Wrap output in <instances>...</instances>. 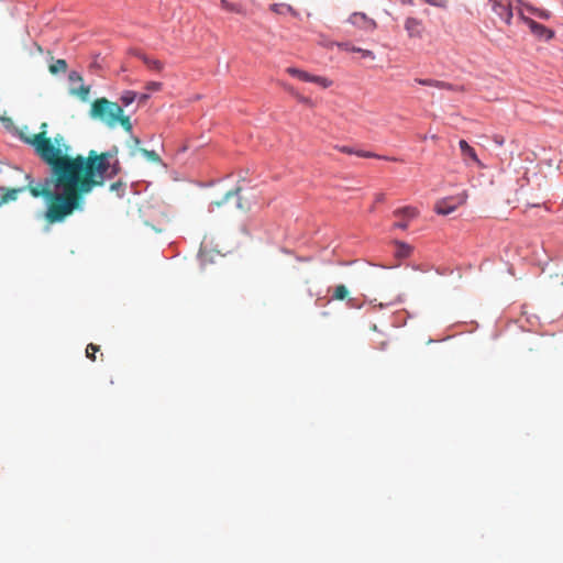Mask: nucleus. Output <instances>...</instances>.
Returning <instances> with one entry per match:
<instances>
[{"label": "nucleus", "mask_w": 563, "mask_h": 563, "mask_svg": "<svg viewBox=\"0 0 563 563\" xmlns=\"http://www.w3.org/2000/svg\"><path fill=\"white\" fill-rule=\"evenodd\" d=\"M47 123L41 131L22 140L31 145L36 155L49 166L51 174L36 187L30 188L34 198L45 199L42 217L46 227L64 223L85 207V196L104 184V174L111 167L110 159L118 148L98 154L91 150L87 156H71V146L62 134L47 136Z\"/></svg>", "instance_id": "1"}, {"label": "nucleus", "mask_w": 563, "mask_h": 563, "mask_svg": "<svg viewBox=\"0 0 563 563\" xmlns=\"http://www.w3.org/2000/svg\"><path fill=\"white\" fill-rule=\"evenodd\" d=\"M89 115L93 120L102 122L110 129L121 125L125 132H132V123L129 115H124L122 106L101 97L92 101Z\"/></svg>", "instance_id": "2"}, {"label": "nucleus", "mask_w": 563, "mask_h": 563, "mask_svg": "<svg viewBox=\"0 0 563 563\" xmlns=\"http://www.w3.org/2000/svg\"><path fill=\"white\" fill-rule=\"evenodd\" d=\"M492 11L507 25L511 24L514 10L522 9V0H488Z\"/></svg>", "instance_id": "3"}, {"label": "nucleus", "mask_w": 563, "mask_h": 563, "mask_svg": "<svg viewBox=\"0 0 563 563\" xmlns=\"http://www.w3.org/2000/svg\"><path fill=\"white\" fill-rule=\"evenodd\" d=\"M517 14H518V20L521 21L522 23H525L530 29L531 33L533 35H536L538 38H543V40L549 41L554 37V32L552 30L536 22L531 18L526 16L522 9L517 8Z\"/></svg>", "instance_id": "4"}, {"label": "nucleus", "mask_w": 563, "mask_h": 563, "mask_svg": "<svg viewBox=\"0 0 563 563\" xmlns=\"http://www.w3.org/2000/svg\"><path fill=\"white\" fill-rule=\"evenodd\" d=\"M286 71L290 76H294V77L298 78L299 80H302L306 82H313V84L322 87L323 89H327L333 85V81L327 77L312 75L306 70H302V69H299L296 67H288L286 69Z\"/></svg>", "instance_id": "5"}, {"label": "nucleus", "mask_w": 563, "mask_h": 563, "mask_svg": "<svg viewBox=\"0 0 563 563\" xmlns=\"http://www.w3.org/2000/svg\"><path fill=\"white\" fill-rule=\"evenodd\" d=\"M467 195L466 192H462L455 197L444 198L435 203V211L439 214H450L457 209V207L464 205L466 202Z\"/></svg>", "instance_id": "6"}, {"label": "nucleus", "mask_w": 563, "mask_h": 563, "mask_svg": "<svg viewBox=\"0 0 563 563\" xmlns=\"http://www.w3.org/2000/svg\"><path fill=\"white\" fill-rule=\"evenodd\" d=\"M25 178L29 180L26 186L19 187V188L0 187V191H1L0 206L9 203L11 201H15L20 194H22L26 190L30 192L31 187H36L37 185L43 183V180H42V181L35 184L32 180L30 175H25Z\"/></svg>", "instance_id": "7"}, {"label": "nucleus", "mask_w": 563, "mask_h": 563, "mask_svg": "<svg viewBox=\"0 0 563 563\" xmlns=\"http://www.w3.org/2000/svg\"><path fill=\"white\" fill-rule=\"evenodd\" d=\"M335 148L339 152H341V153L349 154V155L354 154V155H357V156L364 157V158H379V159L391 161V162H398L399 161L396 157L380 156V155L375 154L373 152L355 150V148L350 147V146H339V145H336Z\"/></svg>", "instance_id": "8"}, {"label": "nucleus", "mask_w": 563, "mask_h": 563, "mask_svg": "<svg viewBox=\"0 0 563 563\" xmlns=\"http://www.w3.org/2000/svg\"><path fill=\"white\" fill-rule=\"evenodd\" d=\"M459 146L461 150L462 158L466 165H470L471 163H473L479 167H483V164L479 161V158L477 157V154H476L474 147H472L465 140H461L459 142Z\"/></svg>", "instance_id": "9"}, {"label": "nucleus", "mask_w": 563, "mask_h": 563, "mask_svg": "<svg viewBox=\"0 0 563 563\" xmlns=\"http://www.w3.org/2000/svg\"><path fill=\"white\" fill-rule=\"evenodd\" d=\"M405 30L410 38H421L424 32V26L421 20L417 18H407L405 21Z\"/></svg>", "instance_id": "10"}, {"label": "nucleus", "mask_w": 563, "mask_h": 563, "mask_svg": "<svg viewBox=\"0 0 563 563\" xmlns=\"http://www.w3.org/2000/svg\"><path fill=\"white\" fill-rule=\"evenodd\" d=\"M136 56L151 69V70H154V71H162L163 68H164V64L158 60V59H154V58H151L150 56L143 54V53H137Z\"/></svg>", "instance_id": "11"}, {"label": "nucleus", "mask_w": 563, "mask_h": 563, "mask_svg": "<svg viewBox=\"0 0 563 563\" xmlns=\"http://www.w3.org/2000/svg\"><path fill=\"white\" fill-rule=\"evenodd\" d=\"M351 22L356 25H361L363 23V26L365 29H375L376 27L375 21L372 19H368L364 13L352 14Z\"/></svg>", "instance_id": "12"}, {"label": "nucleus", "mask_w": 563, "mask_h": 563, "mask_svg": "<svg viewBox=\"0 0 563 563\" xmlns=\"http://www.w3.org/2000/svg\"><path fill=\"white\" fill-rule=\"evenodd\" d=\"M418 214V211L416 208L413 207H404V208H399L397 210L394 211V216L397 217V218H402L404 220L406 221H409L413 218H416Z\"/></svg>", "instance_id": "13"}, {"label": "nucleus", "mask_w": 563, "mask_h": 563, "mask_svg": "<svg viewBox=\"0 0 563 563\" xmlns=\"http://www.w3.org/2000/svg\"><path fill=\"white\" fill-rule=\"evenodd\" d=\"M522 8L526 9L528 12L534 14L539 19H542V20H549L552 16L550 11H548L545 9L536 8V7H533V5H531L530 3H527V2L522 3Z\"/></svg>", "instance_id": "14"}, {"label": "nucleus", "mask_w": 563, "mask_h": 563, "mask_svg": "<svg viewBox=\"0 0 563 563\" xmlns=\"http://www.w3.org/2000/svg\"><path fill=\"white\" fill-rule=\"evenodd\" d=\"M70 95L78 97L81 101H87L90 95V86L80 85L79 88H70Z\"/></svg>", "instance_id": "15"}, {"label": "nucleus", "mask_w": 563, "mask_h": 563, "mask_svg": "<svg viewBox=\"0 0 563 563\" xmlns=\"http://www.w3.org/2000/svg\"><path fill=\"white\" fill-rule=\"evenodd\" d=\"M68 68L67 62L65 59H56L48 67L49 73L56 75L58 73H66Z\"/></svg>", "instance_id": "16"}, {"label": "nucleus", "mask_w": 563, "mask_h": 563, "mask_svg": "<svg viewBox=\"0 0 563 563\" xmlns=\"http://www.w3.org/2000/svg\"><path fill=\"white\" fill-rule=\"evenodd\" d=\"M137 98V93L132 90H125L120 97V101L122 106L129 107L131 103H133Z\"/></svg>", "instance_id": "17"}, {"label": "nucleus", "mask_w": 563, "mask_h": 563, "mask_svg": "<svg viewBox=\"0 0 563 563\" xmlns=\"http://www.w3.org/2000/svg\"><path fill=\"white\" fill-rule=\"evenodd\" d=\"M220 3H221L222 9H224L227 11L235 12L239 14H244L243 8L239 4L232 3L229 0H221Z\"/></svg>", "instance_id": "18"}, {"label": "nucleus", "mask_w": 563, "mask_h": 563, "mask_svg": "<svg viewBox=\"0 0 563 563\" xmlns=\"http://www.w3.org/2000/svg\"><path fill=\"white\" fill-rule=\"evenodd\" d=\"M347 297H349V290H347V288L344 285H338L334 288V291H333V295H332V298L334 300H344Z\"/></svg>", "instance_id": "19"}, {"label": "nucleus", "mask_w": 563, "mask_h": 563, "mask_svg": "<svg viewBox=\"0 0 563 563\" xmlns=\"http://www.w3.org/2000/svg\"><path fill=\"white\" fill-rule=\"evenodd\" d=\"M143 156H145L150 162L161 163V157L155 151H150L146 148H137Z\"/></svg>", "instance_id": "20"}, {"label": "nucleus", "mask_w": 563, "mask_h": 563, "mask_svg": "<svg viewBox=\"0 0 563 563\" xmlns=\"http://www.w3.org/2000/svg\"><path fill=\"white\" fill-rule=\"evenodd\" d=\"M416 81L423 86H432V87H437V88H444V87L449 86L448 84H445L443 81H438V80H433V79H416Z\"/></svg>", "instance_id": "21"}, {"label": "nucleus", "mask_w": 563, "mask_h": 563, "mask_svg": "<svg viewBox=\"0 0 563 563\" xmlns=\"http://www.w3.org/2000/svg\"><path fill=\"white\" fill-rule=\"evenodd\" d=\"M100 346L93 343H89L86 347V356L92 362L96 361V353L99 352Z\"/></svg>", "instance_id": "22"}, {"label": "nucleus", "mask_w": 563, "mask_h": 563, "mask_svg": "<svg viewBox=\"0 0 563 563\" xmlns=\"http://www.w3.org/2000/svg\"><path fill=\"white\" fill-rule=\"evenodd\" d=\"M239 191H240V189L228 191L225 194L223 200H221V201H213V202L210 203L209 211H213L216 207L219 208L223 203L224 200H228L230 197L236 195Z\"/></svg>", "instance_id": "23"}, {"label": "nucleus", "mask_w": 563, "mask_h": 563, "mask_svg": "<svg viewBox=\"0 0 563 563\" xmlns=\"http://www.w3.org/2000/svg\"><path fill=\"white\" fill-rule=\"evenodd\" d=\"M398 250L397 255L400 257H407L410 254V246L402 242H397Z\"/></svg>", "instance_id": "24"}, {"label": "nucleus", "mask_w": 563, "mask_h": 563, "mask_svg": "<svg viewBox=\"0 0 563 563\" xmlns=\"http://www.w3.org/2000/svg\"><path fill=\"white\" fill-rule=\"evenodd\" d=\"M422 2L430 4L435 8L445 9L448 7L449 0H421Z\"/></svg>", "instance_id": "25"}, {"label": "nucleus", "mask_w": 563, "mask_h": 563, "mask_svg": "<svg viewBox=\"0 0 563 563\" xmlns=\"http://www.w3.org/2000/svg\"><path fill=\"white\" fill-rule=\"evenodd\" d=\"M353 52L361 53L364 58L375 59V54L369 49H363L361 47H353Z\"/></svg>", "instance_id": "26"}, {"label": "nucleus", "mask_w": 563, "mask_h": 563, "mask_svg": "<svg viewBox=\"0 0 563 563\" xmlns=\"http://www.w3.org/2000/svg\"><path fill=\"white\" fill-rule=\"evenodd\" d=\"M146 89L150 90V91H158V90L162 89V84L157 82V81H150L146 85Z\"/></svg>", "instance_id": "27"}, {"label": "nucleus", "mask_w": 563, "mask_h": 563, "mask_svg": "<svg viewBox=\"0 0 563 563\" xmlns=\"http://www.w3.org/2000/svg\"><path fill=\"white\" fill-rule=\"evenodd\" d=\"M69 80L71 82H75V81H82V77L77 73V71H71L68 76Z\"/></svg>", "instance_id": "28"}, {"label": "nucleus", "mask_w": 563, "mask_h": 563, "mask_svg": "<svg viewBox=\"0 0 563 563\" xmlns=\"http://www.w3.org/2000/svg\"><path fill=\"white\" fill-rule=\"evenodd\" d=\"M394 228L400 229V230H406L408 228V221H406L404 219L401 221H397L394 223Z\"/></svg>", "instance_id": "29"}, {"label": "nucleus", "mask_w": 563, "mask_h": 563, "mask_svg": "<svg viewBox=\"0 0 563 563\" xmlns=\"http://www.w3.org/2000/svg\"><path fill=\"white\" fill-rule=\"evenodd\" d=\"M280 8H285L287 11H291V8L289 5H287V7L279 5V4H273L272 5V10H274L275 12H282Z\"/></svg>", "instance_id": "30"}, {"label": "nucleus", "mask_w": 563, "mask_h": 563, "mask_svg": "<svg viewBox=\"0 0 563 563\" xmlns=\"http://www.w3.org/2000/svg\"><path fill=\"white\" fill-rule=\"evenodd\" d=\"M339 47H340L341 49H344V51H351V52H353V47H354V46H351L349 43H342V44H339Z\"/></svg>", "instance_id": "31"}, {"label": "nucleus", "mask_w": 563, "mask_h": 563, "mask_svg": "<svg viewBox=\"0 0 563 563\" xmlns=\"http://www.w3.org/2000/svg\"><path fill=\"white\" fill-rule=\"evenodd\" d=\"M297 99L300 101V102H303V103H307V104H310V99L307 98V97H303V96H300V95H296Z\"/></svg>", "instance_id": "32"}, {"label": "nucleus", "mask_w": 563, "mask_h": 563, "mask_svg": "<svg viewBox=\"0 0 563 563\" xmlns=\"http://www.w3.org/2000/svg\"><path fill=\"white\" fill-rule=\"evenodd\" d=\"M118 164H119V162H118V161H115V163L112 165V172H111V175H117V174H118V172H119Z\"/></svg>", "instance_id": "33"}, {"label": "nucleus", "mask_w": 563, "mask_h": 563, "mask_svg": "<svg viewBox=\"0 0 563 563\" xmlns=\"http://www.w3.org/2000/svg\"><path fill=\"white\" fill-rule=\"evenodd\" d=\"M384 200H385V195L384 194H377L376 195V198H375L376 202H383Z\"/></svg>", "instance_id": "34"}, {"label": "nucleus", "mask_w": 563, "mask_h": 563, "mask_svg": "<svg viewBox=\"0 0 563 563\" xmlns=\"http://www.w3.org/2000/svg\"><path fill=\"white\" fill-rule=\"evenodd\" d=\"M121 186V183H114L111 185V190H117Z\"/></svg>", "instance_id": "35"}, {"label": "nucleus", "mask_w": 563, "mask_h": 563, "mask_svg": "<svg viewBox=\"0 0 563 563\" xmlns=\"http://www.w3.org/2000/svg\"><path fill=\"white\" fill-rule=\"evenodd\" d=\"M147 98H148V96H147V95H141V96H140V101L144 102V101H146V100H147Z\"/></svg>", "instance_id": "36"}, {"label": "nucleus", "mask_w": 563, "mask_h": 563, "mask_svg": "<svg viewBox=\"0 0 563 563\" xmlns=\"http://www.w3.org/2000/svg\"><path fill=\"white\" fill-rule=\"evenodd\" d=\"M386 347H387V342H382L378 349L386 350Z\"/></svg>", "instance_id": "37"}, {"label": "nucleus", "mask_w": 563, "mask_h": 563, "mask_svg": "<svg viewBox=\"0 0 563 563\" xmlns=\"http://www.w3.org/2000/svg\"><path fill=\"white\" fill-rule=\"evenodd\" d=\"M133 143L135 146H139L140 145V139L139 137H133Z\"/></svg>", "instance_id": "38"}, {"label": "nucleus", "mask_w": 563, "mask_h": 563, "mask_svg": "<svg viewBox=\"0 0 563 563\" xmlns=\"http://www.w3.org/2000/svg\"><path fill=\"white\" fill-rule=\"evenodd\" d=\"M401 3L412 4L413 0H399Z\"/></svg>", "instance_id": "39"}]
</instances>
